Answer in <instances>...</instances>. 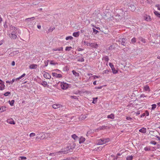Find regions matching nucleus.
I'll use <instances>...</instances> for the list:
<instances>
[{
	"label": "nucleus",
	"mask_w": 160,
	"mask_h": 160,
	"mask_svg": "<svg viewBox=\"0 0 160 160\" xmlns=\"http://www.w3.org/2000/svg\"><path fill=\"white\" fill-rule=\"evenodd\" d=\"M37 65L35 64H32L30 65L29 68L31 69H36L37 67Z\"/></svg>",
	"instance_id": "obj_13"
},
{
	"label": "nucleus",
	"mask_w": 160,
	"mask_h": 160,
	"mask_svg": "<svg viewBox=\"0 0 160 160\" xmlns=\"http://www.w3.org/2000/svg\"><path fill=\"white\" fill-rule=\"evenodd\" d=\"M126 119L127 120L131 121L132 119L130 117H127L126 118Z\"/></svg>",
	"instance_id": "obj_51"
},
{
	"label": "nucleus",
	"mask_w": 160,
	"mask_h": 160,
	"mask_svg": "<svg viewBox=\"0 0 160 160\" xmlns=\"http://www.w3.org/2000/svg\"><path fill=\"white\" fill-rule=\"evenodd\" d=\"M73 36L75 37H78L79 35V32H74L73 33Z\"/></svg>",
	"instance_id": "obj_18"
},
{
	"label": "nucleus",
	"mask_w": 160,
	"mask_h": 160,
	"mask_svg": "<svg viewBox=\"0 0 160 160\" xmlns=\"http://www.w3.org/2000/svg\"><path fill=\"white\" fill-rule=\"evenodd\" d=\"M69 86V84L66 82H62L61 83V87L62 89H66Z\"/></svg>",
	"instance_id": "obj_2"
},
{
	"label": "nucleus",
	"mask_w": 160,
	"mask_h": 160,
	"mask_svg": "<svg viewBox=\"0 0 160 160\" xmlns=\"http://www.w3.org/2000/svg\"><path fill=\"white\" fill-rule=\"evenodd\" d=\"M152 109L154 110L156 107L157 105L156 104H153L152 105Z\"/></svg>",
	"instance_id": "obj_37"
},
{
	"label": "nucleus",
	"mask_w": 160,
	"mask_h": 160,
	"mask_svg": "<svg viewBox=\"0 0 160 160\" xmlns=\"http://www.w3.org/2000/svg\"><path fill=\"white\" fill-rule=\"evenodd\" d=\"M19 53V52L18 51H15L12 52L11 53L12 55L11 56H12L13 55H15L17 54H18Z\"/></svg>",
	"instance_id": "obj_22"
},
{
	"label": "nucleus",
	"mask_w": 160,
	"mask_h": 160,
	"mask_svg": "<svg viewBox=\"0 0 160 160\" xmlns=\"http://www.w3.org/2000/svg\"><path fill=\"white\" fill-rule=\"evenodd\" d=\"M26 75V74L25 73H23L22 75L19 77L17 78H16V80H19L20 79L24 77Z\"/></svg>",
	"instance_id": "obj_24"
},
{
	"label": "nucleus",
	"mask_w": 160,
	"mask_h": 160,
	"mask_svg": "<svg viewBox=\"0 0 160 160\" xmlns=\"http://www.w3.org/2000/svg\"><path fill=\"white\" fill-rule=\"evenodd\" d=\"M12 66H14L15 65V62L14 61H13L12 63Z\"/></svg>",
	"instance_id": "obj_56"
},
{
	"label": "nucleus",
	"mask_w": 160,
	"mask_h": 160,
	"mask_svg": "<svg viewBox=\"0 0 160 160\" xmlns=\"http://www.w3.org/2000/svg\"><path fill=\"white\" fill-rule=\"evenodd\" d=\"M5 86L4 85V83L3 84L1 85V86L0 87V89L1 90H4L5 88Z\"/></svg>",
	"instance_id": "obj_23"
},
{
	"label": "nucleus",
	"mask_w": 160,
	"mask_h": 160,
	"mask_svg": "<svg viewBox=\"0 0 160 160\" xmlns=\"http://www.w3.org/2000/svg\"><path fill=\"white\" fill-rule=\"evenodd\" d=\"M15 79H13L11 81V83L12 84L15 81Z\"/></svg>",
	"instance_id": "obj_57"
},
{
	"label": "nucleus",
	"mask_w": 160,
	"mask_h": 160,
	"mask_svg": "<svg viewBox=\"0 0 160 160\" xmlns=\"http://www.w3.org/2000/svg\"><path fill=\"white\" fill-rule=\"evenodd\" d=\"M27 159V158L26 157H20L19 158V160H25Z\"/></svg>",
	"instance_id": "obj_31"
},
{
	"label": "nucleus",
	"mask_w": 160,
	"mask_h": 160,
	"mask_svg": "<svg viewBox=\"0 0 160 160\" xmlns=\"http://www.w3.org/2000/svg\"><path fill=\"white\" fill-rule=\"evenodd\" d=\"M97 99L98 98H93V101L92 102L94 104L96 103L97 102Z\"/></svg>",
	"instance_id": "obj_36"
},
{
	"label": "nucleus",
	"mask_w": 160,
	"mask_h": 160,
	"mask_svg": "<svg viewBox=\"0 0 160 160\" xmlns=\"http://www.w3.org/2000/svg\"><path fill=\"white\" fill-rule=\"evenodd\" d=\"M58 154H59L58 152H54V153H50L49 154V156H55L56 155H58Z\"/></svg>",
	"instance_id": "obj_30"
},
{
	"label": "nucleus",
	"mask_w": 160,
	"mask_h": 160,
	"mask_svg": "<svg viewBox=\"0 0 160 160\" xmlns=\"http://www.w3.org/2000/svg\"><path fill=\"white\" fill-rule=\"evenodd\" d=\"M14 102V100H12L11 101H9V104L11 106H13Z\"/></svg>",
	"instance_id": "obj_34"
},
{
	"label": "nucleus",
	"mask_w": 160,
	"mask_h": 160,
	"mask_svg": "<svg viewBox=\"0 0 160 160\" xmlns=\"http://www.w3.org/2000/svg\"><path fill=\"white\" fill-rule=\"evenodd\" d=\"M125 39H124V38H122V44L123 45H124V46H125L126 45V43L125 42V41H123V40H125Z\"/></svg>",
	"instance_id": "obj_46"
},
{
	"label": "nucleus",
	"mask_w": 160,
	"mask_h": 160,
	"mask_svg": "<svg viewBox=\"0 0 160 160\" xmlns=\"http://www.w3.org/2000/svg\"><path fill=\"white\" fill-rule=\"evenodd\" d=\"M70 97L72 99H76L77 98L76 96H71Z\"/></svg>",
	"instance_id": "obj_50"
},
{
	"label": "nucleus",
	"mask_w": 160,
	"mask_h": 160,
	"mask_svg": "<svg viewBox=\"0 0 160 160\" xmlns=\"http://www.w3.org/2000/svg\"><path fill=\"white\" fill-rule=\"evenodd\" d=\"M84 43L88 46H90V45L91 43H89V42H87L84 41Z\"/></svg>",
	"instance_id": "obj_44"
},
{
	"label": "nucleus",
	"mask_w": 160,
	"mask_h": 160,
	"mask_svg": "<svg viewBox=\"0 0 160 160\" xmlns=\"http://www.w3.org/2000/svg\"><path fill=\"white\" fill-rule=\"evenodd\" d=\"M143 89L145 91L149 92L150 91V89L149 86L147 85L144 86L143 87Z\"/></svg>",
	"instance_id": "obj_12"
},
{
	"label": "nucleus",
	"mask_w": 160,
	"mask_h": 160,
	"mask_svg": "<svg viewBox=\"0 0 160 160\" xmlns=\"http://www.w3.org/2000/svg\"><path fill=\"white\" fill-rule=\"evenodd\" d=\"M110 141V139L107 138H101L97 141V143L98 145H102L105 144Z\"/></svg>",
	"instance_id": "obj_1"
},
{
	"label": "nucleus",
	"mask_w": 160,
	"mask_h": 160,
	"mask_svg": "<svg viewBox=\"0 0 160 160\" xmlns=\"http://www.w3.org/2000/svg\"><path fill=\"white\" fill-rule=\"evenodd\" d=\"M53 51H63V47H60L57 48H54L52 49Z\"/></svg>",
	"instance_id": "obj_17"
},
{
	"label": "nucleus",
	"mask_w": 160,
	"mask_h": 160,
	"mask_svg": "<svg viewBox=\"0 0 160 160\" xmlns=\"http://www.w3.org/2000/svg\"><path fill=\"white\" fill-rule=\"evenodd\" d=\"M104 59L106 61L108 62L109 60V58L108 56H106L104 57Z\"/></svg>",
	"instance_id": "obj_41"
},
{
	"label": "nucleus",
	"mask_w": 160,
	"mask_h": 160,
	"mask_svg": "<svg viewBox=\"0 0 160 160\" xmlns=\"http://www.w3.org/2000/svg\"><path fill=\"white\" fill-rule=\"evenodd\" d=\"M72 49V48L70 47H67L65 48V50L66 51H69L71 50Z\"/></svg>",
	"instance_id": "obj_27"
},
{
	"label": "nucleus",
	"mask_w": 160,
	"mask_h": 160,
	"mask_svg": "<svg viewBox=\"0 0 160 160\" xmlns=\"http://www.w3.org/2000/svg\"><path fill=\"white\" fill-rule=\"evenodd\" d=\"M112 73L114 74H116L118 72V71L116 70L115 68H113L112 69Z\"/></svg>",
	"instance_id": "obj_26"
},
{
	"label": "nucleus",
	"mask_w": 160,
	"mask_h": 160,
	"mask_svg": "<svg viewBox=\"0 0 160 160\" xmlns=\"http://www.w3.org/2000/svg\"><path fill=\"white\" fill-rule=\"evenodd\" d=\"M154 13L157 17L160 18V13L158 11H155L154 12Z\"/></svg>",
	"instance_id": "obj_25"
},
{
	"label": "nucleus",
	"mask_w": 160,
	"mask_h": 160,
	"mask_svg": "<svg viewBox=\"0 0 160 160\" xmlns=\"http://www.w3.org/2000/svg\"><path fill=\"white\" fill-rule=\"evenodd\" d=\"M109 66L111 68V69H112L113 68H114L113 65L111 63V62L109 63Z\"/></svg>",
	"instance_id": "obj_42"
},
{
	"label": "nucleus",
	"mask_w": 160,
	"mask_h": 160,
	"mask_svg": "<svg viewBox=\"0 0 160 160\" xmlns=\"http://www.w3.org/2000/svg\"><path fill=\"white\" fill-rule=\"evenodd\" d=\"M40 84L43 86L44 87H46L47 86H48V85L47 83L45 81H42L41 83H40Z\"/></svg>",
	"instance_id": "obj_14"
},
{
	"label": "nucleus",
	"mask_w": 160,
	"mask_h": 160,
	"mask_svg": "<svg viewBox=\"0 0 160 160\" xmlns=\"http://www.w3.org/2000/svg\"><path fill=\"white\" fill-rule=\"evenodd\" d=\"M144 149L145 151H148V148L147 147H145Z\"/></svg>",
	"instance_id": "obj_61"
},
{
	"label": "nucleus",
	"mask_w": 160,
	"mask_h": 160,
	"mask_svg": "<svg viewBox=\"0 0 160 160\" xmlns=\"http://www.w3.org/2000/svg\"><path fill=\"white\" fill-rule=\"evenodd\" d=\"M144 19L148 22H151L152 21V19L150 16L146 15L144 16Z\"/></svg>",
	"instance_id": "obj_8"
},
{
	"label": "nucleus",
	"mask_w": 160,
	"mask_h": 160,
	"mask_svg": "<svg viewBox=\"0 0 160 160\" xmlns=\"http://www.w3.org/2000/svg\"><path fill=\"white\" fill-rule=\"evenodd\" d=\"M150 143L155 145L156 144L157 142L154 141H152Z\"/></svg>",
	"instance_id": "obj_47"
},
{
	"label": "nucleus",
	"mask_w": 160,
	"mask_h": 160,
	"mask_svg": "<svg viewBox=\"0 0 160 160\" xmlns=\"http://www.w3.org/2000/svg\"><path fill=\"white\" fill-rule=\"evenodd\" d=\"M93 77L94 79H95L96 78H98L99 77L97 75H94Z\"/></svg>",
	"instance_id": "obj_59"
},
{
	"label": "nucleus",
	"mask_w": 160,
	"mask_h": 160,
	"mask_svg": "<svg viewBox=\"0 0 160 160\" xmlns=\"http://www.w3.org/2000/svg\"><path fill=\"white\" fill-rule=\"evenodd\" d=\"M132 43H135L136 42V38H133L131 40Z\"/></svg>",
	"instance_id": "obj_40"
},
{
	"label": "nucleus",
	"mask_w": 160,
	"mask_h": 160,
	"mask_svg": "<svg viewBox=\"0 0 160 160\" xmlns=\"http://www.w3.org/2000/svg\"><path fill=\"white\" fill-rule=\"evenodd\" d=\"M4 83V82L2 80L0 79V84L1 85Z\"/></svg>",
	"instance_id": "obj_55"
},
{
	"label": "nucleus",
	"mask_w": 160,
	"mask_h": 160,
	"mask_svg": "<svg viewBox=\"0 0 160 160\" xmlns=\"http://www.w3.org/2000/svg\"><path fill=\"white\" fill-rule=\"evenodd\" d=\"M78 61L79 62H83L84 61V59L82 57H80L78 58Z\"/></svg>",
	"instance_id": "obj_28"
},
{
	"label": "nucleus",
	"mask_w": 160,
	"mask_h": 160,
	"mask_svg": "<svg viewBox=\"0 0 160 160\" xmlns=\"http://www.w3.org/2000/svg\"><path fill=\"white\" fill-rule=\"evenodd\" d=\"M11 94V93L10 92H6V93H5L4 94V95L5 96H8L9 95H10Z\"/></svg>",
	"instance_id": "obj_38"
},
{
	"label": "nucleus",
	"mask_w": 160,
	"mask_h": 160,
	"mask_svg": "<svg viewBox=\"0 0 160 160\" xmlns=\"http://www.w3.org/2000/svg\"><path fill=\"white\" fill-rule=\"evenodd\" d=\"M149 133L156 137L157 136L158 134H159V133L158 131H151L149 132Z\"/></svg>",
	"instance_id": "obj_5"
},
{
	"label": "nucleus",
	"mask_w": 160,
	"mask_h": 160,
	"mask_svg": "<svg viewBox=\"0 0 160 160\" xmlns=\"http://www.w3.org/2000/svg\"><path fill=\"white\" fill-rule=\"evenodd\" d=\"M143 114H145L147 116H148L149 115V113L148 111H146L145 113H143Z\"/></svg>",
	"instance_id": "obj_43"
},
{
	"label": "nucleus",
	"mask_w": 160,
	"mask_h": 160,
	"mask_svg": "<svg viewBox=\"0 0 160 160\" xmlns=\"http://www.w3.org/2000/svg\"><path fill=\"white\" fill-rule=\"evenodd\" d=\"M133 159V156L132 155L128 156L126 158L127 160H132Z\"/></svg>",
	"instance_id": "obj_29"
},
{
	"label": "nucleus",
	"mask_w": 160,
	"mask_h": 160,
	"mask_svg": "<svg viewBox=\"0 0 160 160\" xmlns=\"http://www.w3.org/2000/svg\"><path fill=\"white\" fill-rule=\"evenodd\" d=\"M93 31L95 33V34H97L98 32V30H96L94 28H93Z\"/></svg>",
	"instance_id": "obj_48"
},
{
	"label": "nucleus",
	"mask_w": 160,
	"mask_h": 160,
	"mask_svg": "<svg viewBox=\"0 0 160 160\" xmlns=\"http://www.w3.org/2000/svg\"><path fill=\"white\" fill-rule=\"evenodd\" d=\"M96 81H94L93 82V84L94 85H96Z\"/></svg>",
	"instance_id": "obj_62"
},
{
	"label": "nucleus",
	"mask_w": 160,
	"mask_h": 160,
	"mask_svg": "<svg viewBox=\"0 0 160 160\" xmlns=\"http://www.w3.org/2000/svg\"><path fill=\"white\" fill-rule=\"evenodd\" d=\"M146 129L145 128H142L139 129V130H146Z\"/></svg>",
	"instance_id": "obj_63"
},
{
	"label": "nucleus",
	"mask_w": 160,
	"mask_h": 160,
	"mask_svg": "<svg viewBox=\"0 0 160 160\" xmlns=\"http://www.w3.org/2000/svg\"><path fill=\"white\" fill-rule=\"evenodd\" d=\"M142 41L144 43H145L146 42L145 41V40L144 39H142Z\"/></svg>",
	"instance_id": "obj_60"
},
{
	"label": "nucleus",
	"mask_w": 160,
	"mask_h": 160,
	"mask_svg": "<svg viewBox=\"0 0 160 160\" xmlns=\"http://www.w3.org/2000/svg\"><path fill=\"white\" fill-rule=\"evenodd\" d=\"M7 122L8 123L11 124H15V122L12 118H10L7 119Z\"/></svg>",
	"instance_id": "obj_9"
},
{
	"label": "nucleus",
	"mask_w": 160,
	"mask_h": 160,
	"mask_svg": "<svg viewBox=\"0 0 160 160\" xmlns=\"http://www.w3.org/2000/svg\"><path fill=\"white\" fill-rule=\"evenodd\" d=\"M68 148H68V147H67L66 148L62 149L61 151L58 152L59 154H60V153L64 154L67 153L68 151H69V149Z\"/></svg>",
	"instance_id": "obj_3"
},
{
	"label": "nucleus",
	"mask_w": 160,
	"mask_h": 160,
	"mask_svg": "<svg viewBox=\"0 0 160 160\" xmlns=\"http://www.w3.org/2000/svg\"><path fill=\"white\" fill-rule=\"evenodd\" d=\"M52 107L54 109H58L62 107L61 104H55L52 105Z\"/></svg>",
	"instance_id": "obj_7"
},
{
	"label": "nucleus",
	"mask_w": 160,
	"mask_h": 160,
	"mask_svg": "<svg viewBox=\"0 0 160 160\" xmlns=\"http://www.w3.org/2000/svg\"><path fill=\"white\" fill-rule=\"evenodd\" d=\"M1 108V112H3L6 110V107H5L2 106Z\"/></svg>",
	"instance_id": "obj_32"
},
{
	"label": "nucleus",
	"mask_w": 160,
	"mask_h": 160,
	"mask_svg": "<svg viewBox=\"0 0 160 160\" xmlns=\"http://www.w3.org/2000/svg\"><path fill=\"white\" fill-rule=\"evenodd\" d=\"M76 146V145H75L74 144H70L69 146H68V148H68L69 149V151L71 150H72L74 148H75Z\"/></svg>",
	"instance_id": "obj_15"
},
{
	"label": "nucleus",
	"mask_w": 160,
	"mask_h": 160,
	"mask_svg": "<svg viewBox=\"0 0 160 160\" xmlns=\"http://www.w3.org/2000/svg\"><path fill=\"white\" fill-rule=\"evenodd\" d=\"M52 75L53 76L57 78H61L62 77V75L61 74H57L56 72H52Z\"/></svg>",
	"instance_id": "obj_10"
},
{
	"label": "nucleus",
	"mask_w": 160,
	"mask_h": 160,
	"mask_svg": "<svg viewBox=\"0 0 160 160\" xmlns=\"http://www.w3.org/2000/svg\"><path fill=\"white\" fill-rule=\"evenodd\" d=\"M35 135V134L34 133H32L30 134V137H32Z\"/></svg>",
	"instance_id": "obj_49"
},
{
	"label": "nucleus",
	"mask_w": 160,
	"mask_h": 160,
	"mask_svg": "<svg viewBox=\"0 0 160 160\" xmlns=\"http://www.w3.org/2000/svg\"><path fill=\"white\" fill-rule=\"evenodd\" d=\"M140 97L141 98H144V97H146V96H145L144 94H141L140 95Z\"/></svg>",
	"instance_id": "obj_54"
},
{
	"label": "nucleus",
	"mask_w": 160,
	"mask_h": 160,
	"mask_svg": "<svg viewBox=\"0 0 160 160\" xmlns=\"http://www.w3.org/2000/svg\"><path fill=\"white\" fill-rule=\"evenodd\" d=\"M43 77L46 79H49L51 78V75L48 73L43 72Z\"/></svg>",
	"instance_id": "obj_6"
},
{
	"label": "nucleus",
	"mask_w": 160,
	"mask_h": 160,
	"mask_svg": "<svg viewBox=\"0 0 160 160\" xmlns=\"http://www.w3.org/2000/svg\"><path fill=\"white\" fill-rule=\"evenodd\" d=\"M73 38V37L72 36H70L67 37L65 39L66 40H68L69 39H70L71 40Z\"/></svg>",
	"instance_id": "obj_33"
},
{
	"label": "nucleus",
	"mask_w": 160,
	"mask_h": 160,
	"mask_svg": "<svg viewBox=\"0 0 160 160\" xmlns=\"http://www.w3.org/2000/svg\"><path fill=\"white\" fill-rule=\"evenodd\" d=\"M108 127H105V126H102V128H101L100 129H108Z\"/></svg>",
	"instance_id": "obj_52"
},
{
	"label": "nucleus",
	"mask_w": 160,
	"mask_h": 160,
	"mask_svg": "<svg viewBox=\"0 0 160 160\" xmlns=\"http://www.w3.org/2000/svg\"><path fill=\"white\" fill-rule=\"evenodd\" d=\"M98 44L96 43H91L90 47L93 48H97L98 47Z\"/></svg>",
	"instance_id": "obj_11"
},
{
	"label": "nucleus",
	"mask_w": 160,
	"mask_h": 160,
	"mask_svg": "<svg viewBox=\"0 0 160 160\" xmlns=\"http://www.w3.org/2000/svg\"><path fill=\"white\" fill-rule=\"evenodd\" d=\"M77 50L78 51H81L83 50V49L80 48H77Z\"/></svg>",
	"instance_id": "obj_53"
},
{
	"label": "nucleus",
	"mask_w": 160,
	"mask_h": 160,
	"mask_svg": "<svg viewBox=\"0 0 160 160\" xmlns=\"http://www.w3.org/2000/svg\"><path fill=\"white\" fill-rule=\"evenodd\" d=\"M109 72V71L108 70H106L103 71L102 73L103 74L105 73L108 74Z\"/></svg>",
	"instance_id": "obj_39"
},
{
	"label": "nucleus",
	"mask_w": 160,
	"mask_h": 160,
	"mask_svg": "<svg viewBox=\"0 0 160 160\" xmlns=\"http://www.w3.org/2000/svg\"><path fill=\"white\" fill-rule=\"evenodd\" d=\"M155 7H157L158 8V10H160V6L159 4H157L155 5Z\"/></svg>",
	"instance_id": "obj_45"
},
{
	"label": "nucleus",
	"mask_w": 160,
	"mask_h": 160,
	"mask_svg": "<svg viewBox=\"0 0 160 160\" xmlns=\"http://www.w3.org/2000/svg\"><path fill=\"white\" fill-rule=\"evenodd\" d=\"M72 72L73 74L75 75V77H78L79 76V73L78 72H75L74 70L72 71Z\"/></svg>",
	"instance_id": "obj_21"
},
{
	"label": "nucleus",
	"mask_w": 160,
	"mask_h": 160,
	"mask_svg": "<svg viewBox=\"0 0 160 160\" xmlns=\"http://www.w3.org/2000/svg\"><path fill=\"white\" fill-rule=\"evenodd\" d=\"M108 118L113 119L114 118V115L112 113L110 115H108L107 116Z\"/></svg>",
	"instance_id": "obj_19"
},
{
	"label": "nucleus",
	"mask_w": 160,
	"mask_h": 160,
	"mask_svg": "<svg viewBox=\"0 0 160 160\" xmlns=\"http://www.w3.org/2000/svg\"><path fill=\"white\" fill-rule=\"evenodd\" d=\"M72 137L74 140H77L79 139V137L77 136L76 134H74L72 135Z\"/></svg>",
	"instance_id": "obj_20"
},
{
	"label": "nucleus",
	"mask_w": 160,
	"mask_h": 160,
	"mask_svg": "<svg viewBox=\"0 0 160 160\" xmlns=\"http://www.w3.org/2000/svg\"><path fill=\"white\" fill-rule=\"evenodd\" d=\"M49 63L50 64L52 65H55L57 64V62L53 61H50Z\"/></svg>",
	"instance_id": "obj_35"
},
{
	"label": "nucleus",
	"mask_w": 160,
	"mask_h": 160,
	"mask_svg": "<svg viewBox=\"0 0 160 160\" xmlns=\"http://www.w3.org/2000/svg\"><path fill=\"white\" fill-rule=\"evenodd\" d=\"M139 131L144 133L146 132V131Z\"/></svg>",
	"instance_id": "obj_58"
},
{
	"label": "nucleus",
	"mask_w": 160,
	"mask_h": 160,
	"mask_svg": "<svg viewBox=\"0 0 160 160\" xmlns=\"http://www.w3.org/2000/svg\"><path fill=\"white\" fill-rule=\"evenodd\" d=\"M157 137L158 139V140L160 141V137L158 135Z\"/></svg>",
	"instance_id": "obj_64"
},
{
	"label": "nucleus",
	"mask_w": 160,
	"mask_h": 160,
	"mask_svg": "<svg viewBox=\"0 0 160 160\" xmlns=\"http://www.w3.org/2000/svg\"><path fill=\"white\" fill-rule=\"evenodd\" d=\"M9 37L12 39H15L17 38V36L16 33H14L12 32L8 34Z\"/></svg>",
	"instance_id": "obj_4"
},
{
	"label": "nucleus",
	"mask_w": 160,
	"mask_h": 160,
	"mask_svg": "<svg viewBox=\"0 0 160 160\" xmlns=\"http://www.w3.org/2000/svg\"><path fill=\"white\" fill-rule=\"evenodd\" d=\"M78 139H79V143H81L83 142L85 140V138H84L83 137H81L80 138H79V137Z\"/></svg>",
	"instance_id": "obj_16"
}]
</instances>
